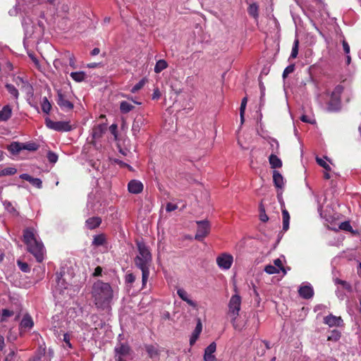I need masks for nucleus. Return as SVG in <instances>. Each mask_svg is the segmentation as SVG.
<instances>
[{
    "instance_id": "obj_1",
    "label": "nucleus",
    "mask_w": 361,
    "mask_h": 361,
    "mask_svg": "<svg viewBox=\"0 0 361 361\" xmlns=\"http://www.w3.org/2000/svg\"><path fill=\"white\" fill-rule=\"evenodd\" d=\"M23 241L27 247V251L34 256L39 263L43 262L46 255V249L43 243L37 239L36 231L32 227L23 230Z\"/></svg>"
},
{
    "instance_id": "obj_2",
    "label": "nucleus",
    "mask_w": 361,
    "mask_h": 361,
    "mask_svg": "<svg viewBox=\"0 0 361 361\" xmlns=\"http://www.w3.org/2000/svg\"><path fill=\"white\" fill-rule=\"evenodd\" d=\"M92 295L97 308L106 310L110 307L113 299V289L109 283L98 280L94 283Z\"/></svg>"
},
{
    "instance_id": "obj_3",
    "label": "nucleus",
    "mask_w": 361,
    "mask_h": 361,
    "mask_svg": "<svg viewBox=\"0 0 361 361\" xmlns=\"http://www.w3.org/2000/svg\"><path fill=\"white\" fill-rule=\"evenodd\" d=\"M138 255L134 259L135 266L142 271V284L145 288L149 276V267L152 264V255L143 243L138 242L137 243Z\"/></svg>"
},
{
    "instance_id": "obj_4",
    "label": "nucleus",
    "mask_w": 361,
    "mask_h": 361,
    "mask_svg": "<svg viewBox=\"0 0 361 361\" xmlns=\"http://www.w3.org/2000/svg\"><path fill=\"white\" fill-rule=\"evenodd\" d=\"M45 124L48 128L59 132H69L73 130L68 121H53L49 118H46Z\"/></svg>"
},
{
    "instance_id": "obj_5",
    "label": "nucleus",
    "mask_w": 361,
    "mask_h": 361,
    "mask_svg": "<svg viewBox=\"0 0 361 361\" xmlns=\"http://www.w3.org/2000/svg\"><path fill=\"white\" fill-rule=\"evenodd\" d=\"M56 102L60 108L65 111L72 110L74 107L73 104L69 100L68 94L61 90L57 91Z\"/></svg>"
},
{
    "instance_id": "obj_6",
    "label": "nucleus",
    "mask_w": 361,
    "mask_h": 361,
    "mask_svg": "<svg viewBox=\"0 0 361 361\" xmlns=\"http://www.w3.org/2000/svg\"><path fill=\"white\" fill-rule=\"evenodd\" d=\"M197 229L195 238L199 241L202 240L209 233L210 226L207 221H197Z\"/></svg>"
},
{
    "instance_id": "obj_7",
    "label": "nucleus",
    "mask_w": 361,
    "mask_h": 361,
    "mask_svg": "<svg viewBox=\"0 0 361 361\" xmlns=\"http://www.w3.org/2000/svg\"><path fill=\"white\" fill-rule=\"evenodd\" d=\"M233 257L228 253H222L216 257V264L221 269H229L233 264Z\"/></svg>"
},
{
    "instance_id": "obj_8",
    "label": "nucleus",
    "mask_w": 361,
    "mask_h": 361,
    "mask_svg": "<svg viewBox=\"0 0 361 361\" xmlns=\"http://www.w3.org/2000/svg\"><path fill=\"white\" fill-rule=\"evenodd\" d=\"M240 305H241V297L238 295H233L229 301L228 303V308H229V312L232 314V316H234L235 317H237L239 314V311L240 310Z\"/></svg>"
},
{
    "instance_id": "obj_9",
    "label": "nucleus",
    "mask_w": 361,
    "mask_h": 361,
    "mask_svg": "<svg viewBox=\"0 0 361 361\" xmlns=\"http://www.w3.org/2000/svg\"><path fill=\"white\" fill-rule=\"evenodd\" d=\"M341 108V97L338 95H336V92H332L331 98L327 104V110L329 112H337L340 111Z\"/></svg>"
},
{
    "instance_id": "obj_10",
    "label": "nucleus",
    "mask_w": 361,
    "mask_h": 361,
    "mask_svg": "<svg viewBox=\"0 0 361 361\" xmlns=\"http://www.w3.org/2000/svg\"><path fill=\"white\" fill-rule=\"evenodd\" d=\"M128 190L132 194H139L143 190V184L137 180H131L128 184Z\"/></svg>"
},
{
    "instance_id": "obj_11",
    "label": "nucleus",
    "mask_w": 361,
    "mask_h": 361,
    "mask_svg": "<svg viewBox=\"0 0 361 361\" xmlns=\"http://www.w3.org/2000/svg\"><path fill=\"white\" fill-rule=\"evenodd\" d=\"M102 218L99 216H92L88 218L85 221V226L90 230H93L98 228L102 224Z\"/></svg>"
},
{
    "instance_id": "obj_12",
    "label": "nucleus",
    "mask_w": 361,
    "mask_h": 361,
    "mask_svg": "<svg viewBox=\"0 0 361 361\" xmlns=\"http://www.w3.org/2000/svg\"><path fill=\"white\" fill-rule=\"evenodd\" d=\"M20 178L23 180L30 182L33 186L36 187L37 188L40 189L42 188V182L41 179L38 178H33L27 173L21 174L20 176Z\"/></svg>"
},
{
    "instance_id": "obj_13",
    "label": "nucleus",
    "mask_w": 361,
    "mask_h": 361,
    "mask_svg": "<svg viewBox=\"0 0 361 361\" xmlns=\"http://www.w3.org/2000/svg\"><path fill=\"white\" fill-rule=\"evenodd\" d=\"M298 293L302 298L310 299L314 295V290L310 286H303L298 290Z\"/></svg>"
},
{
    "instance_id": "obj_14",
    "label": "nucleus",
    "mask_w": 361,
    "mask_h": 361,
    "mask_svg": "<svg viewBox=\"0 0 361 361\" xmlns=\"http://www.w3.org/2000/svg\"><path fill=\"white\" fill-rule=\"evenodd\" d=\"M106 130V126L104 124H99L92 128V135L94 139H99L102 137L103 134Z\"/></svg>"
},
{
    "instance_id": "obj_15",
    "label": "nucleus",
    "mask_w": 361,
    "mask_h": 361,
    "mask_svg": "<svg viewBox=\"0 0 361 361\" xmlns=\"http://www.w3.org/2000/svg\"><path fill=\"white\" fill-rule=\"evenodd\" d=\"M342 322L341 317H336L332 314L324 317V323L328 324L329 326H338Z\"/></svg>"
},
{
    "instance_id": "obj_16",
    "label": "nucleus",
    "mask_w": 361,
    "mask_h": 361,
    "mask_svg": "<svg viewBox=\"0 0 361 361\" xmlns=\"http://www.w3.org/2000/svg\"><path fill=\"white\" fill-rule=\"evenodd\" d=\"M33 326L34 322L31 316L28 314H25L20 324V329H30Z\"/></svg>"
},
{
    "instance_id": "obj_17",
    "label": "nucleus",
    "mask_w": 361,
    "mask_h": 361,
    "mask_svg": "<svg viewBox=\"0 0 361 361\" xmlns=\"http://www.w3.org/2000/svg\"><path fill=\"white\" fill-rule=\"evenodd\" d=\"M12 116V108L10 105H5L0 111V121H7Z\"/></svg>"
},
{
    "instance_id": "obj_18",
    "label": "nucleus",
    "mask_w": 361,
    "mask_h": 361,
    "mask_svg": "<svg viewBox=\"0 0 361 361\" xmlns=\"http://www.w3.org/2000/svg\"><path fill=\"white\" fill-rule=\"evenodd\" d=\"M202 329V326L200 320H198V322L196 325V327L190 338V345H192L196 342L197 339L198 338L201 331Z\"/></svg>"
},
{
    "instance_id": "obj_19",
    "label": "nucleus",
    "mask_w": 361,
    "mask_h": 361,
    "mask_svg": "<svg viewBox=\"0 0 361 361\" xmlns=\"http://www.w3.org/2000/svg\"><path fill=\"white\" fill-rule=\"evenodd\" d=\"M115 356H123L125 357L130 354V347L125 344H121L120 346L116 347L114 350Z\"/></svg>"
},
{
    "instance_id": "obj_20",
    "label": "nucleus",
    "mask_w": 361,
    "mask_h": 361,
    "mask_svg": "<svg viewBox=\"0 0 361 361\" xmlns=\"http://www.w3.org/2000/svg\"><path fill=\"white\" fill-rule=\"evenodd\" d=\"M7 149L13 155L18 154L20 152L23 150L22 143L19 142H13L7 146Z\"/></svg>"
},
{
    "instance_id": "obj_21",
    "label": "nucleus",
    "mask_w": 361,
    "mask_h": 361,
    "mask_svg": "<svg viewBox=\"0 0 361 361\" xmlns=\"http://www.w3.org/2000/svg\"><path fill=\"white\" fill-rule=\"evenodd\" d=\"M177 294L183 301L186 302L189 305L193 307L196 306V303L189 298L188 293L184 289H178Z\"/></svg>"
},
{
    "instance_id": "obj_22",
    "label": "nucleus",
    "mask_w": 361,
    "mask_h": 361,
    "mask_svg": "<svg viewBox=\"0 0 361 361\" xmlns=\"http://www.w3.org/2000/svg\"><path fill=\"white\" fill-rule=\"evenodd\" d=\"M273 181L274 185L278 188H282L283 186V178L282 175L277 171H274Z\"/></svg>"
},
{
    "instance_id": "obj_23",
    "label": "nucleus",
    "mask_w": 361,
    "mask_h": 361,
    "mask_svg": "<svg viewBox=\"0 0 361 361\" xmlns=\"http://www.w3.org/2000/svg\"><path fill=\"white\" fill-rule=\"evenodd\" d=\"M145 350L150 358H154L159 355V350L156 345H146Z\"/></svg>"
},
{
    "instance_id": "obj_24",
    "label": "nucleus",
    "mask_w": 361,
    "mask_h": 361,
    "mask_svg": "<svg viewBox=\"0 0 361 361\" xmlns=\"http://www.w3.org/2000/svg\"><path fill=\"white\" fill-rule=\"evenodd\" d=\"M283 231H287L289 228L290 214L286 209H282Z\"/></svg>"
},
{
    "instance_id": "obj_25",
    "label": "nucleus",
    "mask_w": 361,
    "mask_h": 361,
    "mask_svg": "<svg viewBox=\"0 0 361 361\" xmlns=\"http://www.w3.org/2000/svg\"><path fill=\"white\" fill-rule=\"evenodd\" d=\"M269 161L273 169L281 168L282 166L281 160L275 154H271L269 157Z\"/></svg>"
},
{
    "instance_id": "obj_26",
    "label": "nucleus",
    "mask_w": 361,
    "mask_h": 361,
    "mask_svg": "<svg viewBox=\"0 0 361 361\" xmlns=\"http://www.w3.org/2000/svg\"><path fill=\"white\" fill-rule=\"evenodd\" d=\"M106 242V236L104 233L96 235L93 238L92 245L94 246L104 245Z\"/></svg>"
},
{
    "instance_id": "obj_27",
    "label": "nucleus",
    "mask_w": 361,
    "mask_h": 361,
    "mask_svg": "<svg viewBox=\"0 0 361 361\" xmlns=\"http://www.w3.org/2000/svg\"><path fill=\"white\" fill-rule=\"evenodd\" d=\"M247 12L250 16L257 19L259 17V6L256 3L251 4L247 8Z\"/></svg>"
},
{
    "instance_id": "obj_28",
    "label": "nucleus",
    "mask_w": 361,
    "mask_h": 361,
    "mask_svg": "<svg viewBox=\"0 0 361 361\" xmlns=\"http://www.w3.org/2000/svg\"><path fill=\"white\" fill-rule=\"evenodd\" d=\"M5 87L6 88L8 93L13 96L15 99H18L19 97V92L17 88L12 84L6 83L5 85Z\"/></svg>"
},
{
    "instance_id": "obj_29",
    "label": "nucleus",
    "mask_w": 361,
    "mask_h": 361,
    "mask_svg": "<svg viewBox=\"0 0 361 361\" xmlns=\"http://www.w3.org/2000/svg\"><path fill=\"white\" fill-rule=\"evenodd\" d=\"M41 108L44 113L49 114L51 109V104L46 97H44L41 102Z\"/></svg>"
},
{
    "instance_id": "obj_30",
    "label": "nucleus",
    "mask_w": 361,
    "mask_h": 361,
    "mask_svg": "<svg viewBox=\"0 0 361 361\" xmlns=\"http://www.w3.org/2000/svg\"><path fill=\"white\" fill-rule=\"evenodd\" d=\"M168 66V64L165 60L160 59L159 60L154 66V72L157 73H161L162 71L166 69Z\"/></svg>"
},
{
    "instance_id": "obj_31",
    "label": "nucleus",
    "mask_w": 361,
    "mask_h": 361,
    "mask_svg": "<svg viewBox=\"0 0 361 361\" xmlns=\"http://www.w3.org/2000/svg\"><path fill=\"white\" fill-rule=\"evenodd\" d=\"M341 336V332L337 329H334L329 332L327 336V341L336 342L340 339Z\"/></svg>"
},
{
    "instance_id": "obj_32",
    "label": "nucleus",
    "mask_w": 361,
    "mask_h": 361,
    "mask_svg": "<svg viewBox=\"0 0 361 361\" xmlns=\"http://www.w3.org/2000/svg\"><path fill=\"white\" fill-rule=\"evenodd\" d=\"M339 228L345 231H348L354 235L358 233L357 231H355L353 229L350 222L348 221L341 223V224L339 225Z\"/></svg>"
},
{
    "instance_id": "obj_33",
    "label": "nucleus",
    "mask_w": 361,
    "mask_h": 361,
    "mask_svg": "<svg viewBox=\"0 0 361 361\" xmlns=\"http://www.w3.org/2000/svg\"><path fill=\"white\" fill-rule=\"evenodd\" d=\"M134 109V106L128 102L123 101L120 104V110L123 114H127Z\"/></svg>"
},
{
    "instance_id": "obj_34",
    "label": "nucleus",
    "mask_w": 361,
    "mask_h": 361,
    "mask_svg": "<svg viewBox=\"0 0 361 361\" xmlns=\"http://www.w3.org/2000/svg\"><path fill=\"white\" fill-rule=\"evenodd\" d=\"M71 77L75 82H80L85 80V73L82 71L80 72H72L71 73Z\"/></svg>"
},
{
    "instance_id": "obj_35",
    "label": "nucleus",
    "mask_w": 361,
    "mask_h": 361,
    "mask_svg": "<svg viewBox=\"0 0 361 361\" xmlns=\"http://www.w3.org/2000/svg\"><path fill=\"white\" fill-rule=\"evenodd\" d=\"M14 314L13 310L8 309H3L1 313V322H5L8 320V318L12 317Z\"/></svg>"
},
{
    "instance_id": "obj_36",
    "label": "nucleus",
    "mask_w": 361,
    "mask_h": 361,
    "mask_svg": "<svg viewBox=\"0 0 361 361\" xmlns=\"http://www.w3.org/2000/svg\"><path fill=\"white\" fill-rule=\"evenodd\" d=\"M17 169L14 167H7L0 170V177L6 176H11L16 173Z\"/></svg>"
},
{
    "instance_id": "obj_37",
    "label": "nucleus",
    "mask_w": 361,
    "mask_h": 361,
    "mask_svg": "<svg viewBox=\"0 0 361 361\" xmlns=\"http://www.w3.org/2000/svg\"><path fill=\"white\" fill-rule=\"evenodd\" d=\"M147 82V79L144 78H142V80H140L137 84H135L133 88L131 89V92L132 93H135L137 92V91H139L140 90H141L144 85H145V83Z\"/></svg>"
},
{
    "instance_id": "obj_38",
    "label": "nucleus",
    "mask_w": 361,
    "mask_h": 361,
    "mask_svg": "<svg viewBox=\"0 0 361 361\" xmlns=\"http://www.w3.org/2000/svg\"><path fill=\"white\" fill-rule=\"evenodd\" d=\"M39 146L35 142L22 143L23 149H26L30 152L37 150Z\"/></svg>"
},
{
    "instance_id": "obj_39",
    "label": "nucleus",
    "mask_w": 361,
    "mask_h": 361,
    "mask_svg": "<svg viewBox=\"0 0 361 361\" xmlns=\"http://www.w3.org/2000/svg\"><path fill=\"white\" fill-rule=\"evenodd\" d=\"M299 49V39H295L293 42V45L292 47V51L290 54V58L295 59L298 54Z\"/></svg>"
},
{
    "instance_id": "obj_40",
    "label": "nucleus",
    "mask_w": 361,
    "mask_h": 361,
    "mask_svg": "<svg viewBox=\"0 0 361 361\" xmlns=\"http://www.w3.org/2000/svg\"><path fill=\"white\" fill-rule=\"evenodd\" d=\"M247 97H244L241 101L240 107V116L241 123H243V121H244V114H245V107L247 105Z\"/></svg>"
},
{
    "instance_id": "obj_41",
    "label": "nucleus",
    "mask_w": 361,
    "mask_h": 361,
    "mask_svg": "<svg viewBox=\"0 0 361 361\" xmlns=\"http://www.w3.org/2000/svg\"><path fill=\"white\" fill-rule=\"evenodd\" d=\"M13 81L20 88H24L26 85H28L27 81L23 80L20 76L14 77Z\"/></svg>"
},
{
    "instance_id": "obj_42",
    "label": "nucleus",
    "mask_w": 361,
    "mask_h": 361,
    "mask_svg": "<svg viewBox=\"0 0 361 361\" xmlns=\"http://www.w3.org/2000/svg\"><path fill=\"white\" fill-rule=\"evenodd\" d=\"M335 283L336 284L341 285L342 287L345 290H348V292H351L352 291V286H351V285L348 282H347L345 281H343V280H341V279H339L337 278V279H335Z\"/></svg>"
},
{
    "instance_id": "obj_43",
    "label": "nucleus",
    "mask_w": 361,
    "mask_h": 361,
    "mask_svg": "<svg viewBox=\"0 0 361 361\" xmlns=\"http://www.w3.org/2000/svg\"><path fill=\"white\" fill-rule=\"evenodd\" d=\"M17 264L22 271H23L25 273L30 272V268L29 265L27 264V263L23 262L20 260H18Z\"/></svg>"
},
{
    "instance_id": "obj_44",
    "label": "nucleus",
    "mask_w": 361,
    "mask_h": 361,
    "mask_svg": "<svg viewBox=\"0 0 361 361\" xmlns=\"http://www.w3.org/2000/svg\"><path fill=\"white\" fill-rule=\"evenodd\" d=\"M216 350V344L215 342H212L204 349V354H214Z\"/></svg>"
},
{
    "instance_id": "obj_45",
    "label": "nucleus",
    "mask_w": 361,
    "mask_h": 361,
    "mask_svg": "<svg viewBox=\"0 0 361 361\" xmlns=\"http://www.w3.org/2000/svg\"><path fill=\"white\" fill-rule=\"evenodd\" d=\"M264 271L266 273L269 274H274L279 273V269L276 268L275 266L269 264L267 265L264 268Z\"/></svg>"
},
{
    "instance_id": "obj_46",
    "label": "nucleus",
    "mask_w": 361,
    "mask_h": 361,
    "mask_svg": "<svg viewBox=\"0 0 361 361\" xmlns=\"http://www.w3.org/2000/svg\"><path fill=\"white\" fill-rule=\"evenodd\" d=\"M47 157L48 161L51 164L56 163L58 161V158H59L58 155L55 152H51V151L48 152Z\"/></svg>"
},
{
    "instance_id": "obj_47",
    "label": "nucleus",
    "mask_w": 361,
    "mask_h": 361,
    "mask_svg": "<svg viewBox=\"0 0 361 361\" xmlns=\"http://www.w3.org/2000/svg\"><path fill=\"white\" fill-rule=\"evenodd\" d=\"M295 71V64H290L288 66L283 72V78H286L288 77V75L292 73H293Z\"/></svg>"
},
{
    "instance_id": "obj_48",
    "label": "nucleus",
    "mask_w": 361,
    "mask_h": 361,
    "mask_svg": "<svg viewBox=\"0 0 361 361\" xmlns=\"http://www.w3.org/2000/svg\"><path fill=\"white\" fill-rule=\"evenodd\" d=\"M316 160H317V164L320 166L323 167L326 171H331L330 166L325 161H324L322 159L317 157Z\"/></svg>"
},
{
    "instance_id": "obj_49",
    "label": "nucleus",
    "mask_w": 361,
    "mask_h": 361,
    "mask_svg": "<svg viewBox=\"0 0 361 361\" xmlns=\"http://www.w3.org/2000/svg\"><path fill=\"white\" fill-rule=\"evenodd\" d=\"M259 219L263 222H267L269 220V217L266 214L265 209L262 205H260Z\"/></svg>"
},
{
    "instance_id": "obj_50",
    "label": "nucleus",
    "mask_w": 361,
    "mask_h": 361,
    "mask_svg": "<svg viewBox=\"0 0 361 361\" xmlns=\"http://www.w3.org/2000/svg\"><path fill=\"white\" fill-rule=\"evenodd\" d=\"M135 281V276L133 273H128L125 276V281L126 283L132 284Z\"/></svg>"
},
{
    "instance_id": "obj_51",
    "label": "nucleus",
    "mask_w": 361,
    "mask_h": 361,
    "mask_svg": "<svg viewBox=\"0 0 361 361\" xmlns=\"http://www.w3.org/2000/svg\"><path fill=\"white\" fill-rule=\"evenodd\" d=\"M274 266H275L276 268H278L280 270H281L283 273H286L285 269L283 266L282 262L280 259H276L274 260Z\"/></svg>"
},
{
    "instance_id": "obj_52",
    "label": "nucleus",
    "mask_w": 361,
    "mask_h": 361,
    "mask_svg": "<svg viewBox=\"0 0 361 361\" xmlns=\"http://www.w3.org/2000/svg\"><path fill=\"white\" fill-rule=\"evenodd\" d=\"M67 57L68 58V60H69V65L72 68H76L75 60V57H74L73 54L68 52L67 53Z\"/></svg>"
},
{
    "instance_id": "obj_53",
    "label": "nucleus",
    "mask_w": 361,
    "mask_h": 361,
    "mask_svg": "<svg viewBox=\"0 0 361 361\" xmlns=\"http://www.w3.org/2000/svg\"><path fill=\"white\" fill-rule=\"evenodd\" d=\"M204 361H219L214 354H204Z\"/></svg>"
},
{
    "instance_id": "obj_54",
    "label": "nucleus",
    "mask_w": 361,
    "mask_h": 361,
    "mask_svg": "<svg viewBox=\"0 0 361 361\" xmlns=\"http://www.w3.org/2000/svg\"><path fill=\"white\" fill-rule=\"evenodd\" d=\"M236 319H237V317H235L234 316H233V318H232V320H231V323H232L233 326V328L235 329L240 331L243 329V326H241V325H240L239 324L237 323Z\"/></svg>"
},
{
    "instance_id": "obj_55",
    "label": "nucleus",
    "mask_w": 361,
    "mask_h": 361,
    "mask_svg": "<svg viewBox=\"0 0 361 361\" xmlns=\"http://www.w3.org/2000/svg\"><path fill=\"white\" fill-rule=\"evenodd\" d=\"M177 208H178V206L176 204L171 203V202L167 203L166 206V210L168 212L175 211Z\"/></svg>"
},
{
    "instance_id": "obj_56",
    "label": "nucleus",
    "mask_w": 361,
    "mask_h": 361,
    "mask_svg": "<svg viewBox=\"0 0 361 361\" xmlns=\"http://www.w3.org/2000/svg\"><path fill=\"white\" fill-rule=\"evenodd\" d=\"M63 341L66 343V345H68V347L69 348H73L72 344L70 342V336H69V334L68 333H66V334H63Z\"/></svg>"
},
{
    "instance_id": "obj_57",
    "label": "nucleus",
    "mask_w": 361,
    "mask_h": 361,
    "mask_svg": "<svg viewBox=\"0 0 361 361\" xmlns=\"http://www.w3.org/2000/svg\"><path fill=\"white\" fill-rule=\"evenodd\" d=\"M161 97V92L158 88L154 90L152 99H159Z\"/></svg>"
},
{
    "instance_id": "obj_58",
    "label": "nucleus",
    "mask_w": 361,
    "mask_h": 361,
    "mask_svg": "<svg viewBox=\"0 0 361 361\" xmlns=\"http://www.w3.org/2000/svg\"><path fill=\"white\" fill-rule=\"evenodd\" d=\"M343 51L346 54H348L350 53V46L348 44V42L345 40L343 41Z\"/></svg>"
},
{
    "instance_id": "obj_59",
    "label": "nucleus",
    "mask_w": 361,
    "mask_h": 361,
    "mask_svg": "<svg viewBox=\"0 0 361 361\" xmlns=\"http://www.w3.org/2000/svg\"><path fill=\"white\" fill-rule=\"evenodd\" d=\"M102 268L99 266L97 267L93 273L94 276H99L102 275Z\"/></svg>"
},
{
    "instance_id": "obj_60",
    "label": "nucleus",
    "mask_w": 361,
    "mask_h": 361,
    "mask_svg": "<svg viewBox=\"0 0 361 361\" xmlns=\"http://www.w3.org/2000/svg\"><path fill=\"white\" fill-rule=\"evenodd\" d=\"M300 120L302 122L308 123H313L314 122V121H312L310 118H309V117L307 116H306V115H302L300 117Z\"/></svg>"
},
{
    "instance_id": "obj_61",
    "label": "nucleus",
    "mask_w": 361,
    "mask_h": 361,
    "mask_svg": "<svg viewBox=\"0 0 361 361\" xmlns=\"http://www.w3.org/2000/svg\"><path fill=\"white\" fill-rule=\"evenodd\" d=\"M343 87L341 85H337L333 92H336V95L340 96V94L343 92Z\"/></svg>"
},
{
    "instance_id": "obj_62",
    "label": "nucleus",
    "mask_w": 361,
    "mask_h": 361,
    "mask_svg": "<svg viewBox=\"0 0 361 361\" xmlns=\"http://www.w3.org/2000/svg\"><path fill=\"white\" fill-rule=\"evenodd\" d=\"M116 130H117L116 124H112L110 126V130H111V133L114 134L116 137L117 136V135H116Z\"/></svg>"
},
{
    "instance_id": "obj_63",
    "label": "nucleus",
    "mask_w": 361,
    "mask_h": 361,
    "mask_svg": "<svg viewBox=\"0 0 361 361\" xmlns=\"http://www.w3.org/2000/svg\"><path fill=\"white\" fill-rule=\"evenodd\" d=\"M100 52V49L99 48H94L92 51H91V55L92 56H96L97 54H99Z\"/></svg>"
},
{
    "instance_id": "obj_64",
    "label": "nucleus",
    "mask_w": 361,
    "mask_h": 361,
    "mask_svg": "<svg viewBox=\"0 0 361 361\" xmlns=\"http://www.w3.org/2000/svg\"><path fill=\"white\" fill-rule=\"evenodd\" d=\"M116 361H128L123 356H114Z\"/></svg>"
}]
</instances>
